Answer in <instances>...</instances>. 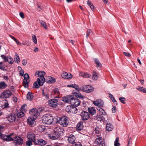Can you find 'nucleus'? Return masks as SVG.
Instances as JSON below:
<instances>
[{
	"instance_id": "15",
	"label": "nucleus",
	"mask_w": 146,
	"mask_h": 146,
	"mask_svg": "<svg viewBox=\"0 0 146 146\" xmlns=\"http://www.w3.org/2000/svg\"><path fill=\"white\" fill-rule=\"evenodd\" d=\"M44 82L42 81L40 79L38 78L37 80L34 83V87L35 88H38L40 86L42 85Z\"/></svg>"
},
{
	"instance_id": "40",
	"label": "nucleus",
	"mask_w": 146,
	"mask_h": 146,
	"mask_svg": "<svg viewBox=\"0 0 146 146\" xmlns=\"http://www.w3.org/2000/svg\"><path fill=\"white\" fill-rule=\"evenodd\" d=\"M38 130L40 132H42L45 130V127L44 126H39L38 127Z\"/></svg>"
},
{
	"instance_id": "28",
	"label": "nucleus",
	"mask_w": 146,
	"mask_h": 146,
	"mask_svg": "<svg viewBox=\"0 0 146 146\" xmlns=\"http://www.w3.org/2000/svg\"><path fill=\"white\" fill-rule=\"evenodd\" d=\"M98 110L99 113L101 115H106L107 114L106 112L102 108H98Z\"/></svg>"
},
{
	"instance_id": "30",
	"label": "nucleus",
	"mask_w": 146,
	"mask_h": 146,
	"mask_svg": "<svg viewBox=\"0 0 146 146\" xmlns=\"http://www.w3.org/2000/svg\"><path fill=\"white\" fill-rule=\"evenodd\" d=\"M98 73L95 71L93 72V74L92 76V79L94 80H97L98 78Z\"/></svg>"
},
{
	"instance_id": "55",
	"label": "nucleus",
	"mask_w": 146,
	"mask_h": 146,
	"mask_svg": "<svg viewBox=\"0 0 146 146\" xmlns=\"http://www.w3.org/2000/svg\"><path fill=\"white\" fill-rule=\"evenodd\" d=\"M9 104L8 102H6L3 105V106L2 107L3 108H6L8 107Z\"/></svg>"
},
{
	"instance_id": "35",
	"label": "nucleus",
	"mask_w": 146,
	"mask_h": 146,
	"mask_svg": "<svg viewBox=\"0 0 146 146\" xmlns=\"http://www.w3.org/2000/svg\"><path fill=\"white\" fill-rule=\"evenodd\" d=\"M96 119L98 121H103L104 120V117L100 115H97L96 117Z\"/></svg>"
},
{
	"instance_id": "5",
	"label": "nucleus",
	"mask_w": 146,
	"mask_h": 146,
	"mask_svg": "<svg viewBox=\"0 0 146 146\" xmlns=\"http://www.w3.org/2000/svg\"><path fill=\"white\" fill-rule=\"evenodd\" d=\"M12 95V93L11 91L7 90H4L1 93L0 96L1 98H7Z\"/></svg>"
},
{
	"instance_id": "19",
	"label": "nucleus",
	"mask_w": 146,
	"mask_h": 146,
	"mask_svg": "<svg viewBox=\"0 0 146 146\" xmlns=\"http://www.w3.org/2000/svg\"><path fill=\"white\" fill-rule=\"evenodd\" d=\"M46 141L42 139H39L35 141L34 144L36 145H38L41 146H43L46 145Z\"/></svg>"
},
{
	"instance_id": "34",
	"label": "nucleus",
	"mask_w": 146,
	"mask_h": 146,
	"mask_svg": "<svg viewBox=\"0 0 146 146\" xmlns=\"http://www.w3.org/2000/svg\"><path fill=\"white\" fill-rule=\"evenodd\" d=\"M59 137L58 135H56L54 133L53 134L50 135V138L52 140L56 139Z\"/></svg>"
},
{
	"instance_id": "45",
	"label": "nucleus",
	"mask_w": 146,
	"mask_h": 146,
	"mask_svg": "<svg viewBox=\"0 0 146 146\" xmlns=\"http://www.w3.org/2000/svg\"><path fill=\"white\" fill-rule=\"evenodd\" d=\"M92 34V31L90 29H88L86 32V38H88V37L89 36Z\"/></svg>"
},
{
	"instance_id": "39",
	"label": "nucleus",
	"mask_w": 146,
	"mask_h": 146,
	"mask_svg": "<svg viewBox=\"0 0 146 146\" xmlns=\"http://www.w3.org/2000/svg\"><path fill=\"white\" fill-rule=\"evenodd\" d=\"M40 23L43 28L46 29H47V25L45 22L42 21H40Z\"/></svg>"
},
{
	"instance_id": "56",
	"label": "nucleus",
	"mask_w": 146,
	"mask_h": 146,
	"mask_svg": "<svg viewBox=\"0 0 146 146\" xmlns=\"http://www.w3.org/2000/svg\"><path fill=\"white\" fill-rule=\"evenodd\" d=\"M95 132L97 134L99 133L100 132V129L98 127H97L95 128Z\"/></svg>"
},
{
	"instance_id": "7",
	"label": "nucleus",
	"mask_w": 146,
	"mask_h": 146,
	"mask_svg": "<svg viewBox=\"0 0 146 146\" xmlns=\"http://www.w3.org/2000/svg\"><path fill=\"white\" fill-rule=\"evenodd\" d=\"M24 79L23 82V84L25 88H27L28 87V83L30 82L29 80V76L28 74L26 73L24 76Z\"/></svg>"
},
{
	"instance_id": "41",
	"label": "nucleus",
	"mask_w": 146,
	"mask_h": 146,
	"mask_svg": "<svg viewBox=\"0 0 146 146\" xmlns=\"http://www.w3.org/2000/svg\"><path fill=\"white\" fill-rule=\"evenodd\" d=\"M24 115V112L21 111L17 114V116L19 117H22Z\"/></svg>"
},
{
	"instance_id": "57",
	"label": "nucleus",
	"mask_w": 146,
	"mask_h": 146,
	"mask_svg": "<svg viewBox=\"0 0 146 146\" xmlns=\"http://www.w3.org/2000/svg\"><path fill=\"white\" fill-rule=\"evenodd\" d=\"M124 55L126 56L129 57L131 56V54L128 52H123Z\"/></svg>"
},
{
	"instance_id": "20",
	"label": "nucleus",
	"mask_w": 146,
	"mask_h": 146,
	"mask_svg": "<svg viewBox=\"0 0 146 146\" xmlns=\"http://www.w3.org/2000/svg\"><path fill=\"white\" fill-rule=\"evenodd\" d=\"M11 135L12 134L9 135H6L2 134L1 137L2 139L4 140L7 141H12L13 140V139L11 137Z\"/></svg>"
},
{
	"instance_id": "21",
	"label": "nucleus",
	"mask_w": 146,
	"mask_h": 146,
	"mask_svg": "<svg viewBox=\"0 0 146 146\" xmlns=\"http://www.w3.org/2000/svg\"><path fill=\"white\" fill-rule=\"evenodd\" d=\"M62 77L66 79H70L72 77V75L71 74H68L66 72H64L62 74Z\"/></svg>"
},
{
	"instance_id": "11",
	"label": "nucleus",
	"mask_w": 146,
	"mask_h": 146,
	"mask_svg": "<svg viewBox=\"0 0 146 146\" xmlns=\"http://www.w3.org/2000/svg\"><path fill=\"white\" fill-rule=\"evenodd\" d=\"M27 137L28 139L31 141H32L33 142L35 143V141H36L35 139V133L32 132H29L27 135Z\"/></svg>"
},
{
	"instance_id": "38",
	"label": "nucleus",
	"mask_w": 146,
	"mask_h": 146,
	"mask_svg": "<svg viewBox=\"0 0 146 146\" xmlns=\"http://www.w3.org/2000/svg\"><path fill=\"white\" fill-rule=\"evenodd\" d=\"M27 105L26 104L23 105L21 107L20 111L25 113L27 111Z\"/></svg>"
},
{
	"instance_id": "10",
	"label": "nucleus",
	"mask_w": 146,
	"mask_h": 146,
	"mask_svg": "<svg viewBox=\"0 0 146 146\" xmlns=\"http://www.w3.org/2000/svg\"><path fill=\"white\" fill-rule=\"evenodd\" d=\"M12 141L18 145L22 144L23 142V139L20 137L18 136H16L14 137Z\"/></svg>"
},
{
	"instance_id": "14",
	"label": "nucleus",
	"mask_w": 146,
	"mask_h": 146,
	"mask_svg": "<svg viewBox=\"0 0 146 146\" xmlns=\"http://www.w3.org/2000/svg\"><path fill=\"white\" fill-rule=\"evenodd\" d=\"M63 130L62 128H60L59 127H57L55 128L54 130V133H55L56 135L59 137L62 135L63 132Z\"/></svg>"
},
{
	"instance_id": "59",
	"label": "nucleus",
	"mask_w": 146,
	"mask_h": 146,
	"mask_svg": "<svg viewBox=\"0 0 146 146\" xmlns=\"http://www.w3.org/2000/svg\"><path fill=\"white\" fill-rule=\"evenodd\" d=\"M25 45L29 46L31 44V43L28 40H26L25 42Z\"/></svg>"
},
{
	"instance_id": "37",
	"label": "nucleus",
	"mask_w": 146,
	"mask_h": 146,
	"mask_svg": "<svg viewBox=\"0 0 146 146\" xmlns=\"http://www.w3.org/2000/svg\"><path fill=\"white\" fill-rule=\"evenodd\" d=\"M48 78L49 79V80L48 81V83H53L56 82L55 78L53 77L49 76L48 77Z\"/></svg>"
},
{
	"instance_id": "44",
	"label": "nucleus",
	"mask_w": 146,
	"mask_h": 146,
	"mask_svg": "<svg viewBox=\"0 0 146 146\" xmlns=\"http://www.w3.org/2000/svg\"><path fill=\"white\" fill-rule=\"evenodd\" d=\"M109 97L112 101L114 102H116V101L115 100L114 98L113 97V95L110 93H109Z\"/></svg>"
},
{
	"instance_id": "58",
	"label": "nucleus",
	"mask_w": 146,
	"mask_h": 146,
	"mask_svg": "<svg viewBox=\"0 0 146 146\" xmlns=\"http://www.w3.org/2000/svg\"><path fill=\"white\" fill-rule=\"evenodd\" d=\"M72 146H82V145L81 143L80 142H77L75 144Z\"/></svg>"
},
{
	"instance_id": "17",
	"label": "nucleus",
	"mask_w": 146,
	"mask_h": 146,
	"mask_svg": "<svg viewBox=\"0 0 146 146\" xmlns=\"http://www.w3.org/2000/svg\"><path fill=\"white\" fill-rule=\"evenodd\" d=\"M36 118V116H35V117H33V116H31L27 120L28 123L30 125H33L35 122V120Z\"/></svg>"
},
{
	"instance_id": "32",
	"label": "nucleus",
	"mask_w": 146,
	"mask_h": 146,
	"mask_svg": "<svg viewBox=\"0 0 146 146\" xmlns=\"http://www.w3.org/2000/svg\"><path fill=\"white\" fill-rule=\"evenodd\" d=\"M42 95L44 97L46 100H48L49 98L48 93L45 90L42 91Z\"/></svg>"
},
{
	"instance_id": "42",
	"label": "nucleus",
	"mask_w": 146,
	"mask_h": 146,
	"mask_svg": "<svg viewBox=\"0 0 146 146\" xmlns=\"http://www.w3.org/2000/svg\"><path fill=\"white\" fill-rule=\"evenodd\" d=\"M87 3L88 5L90 7L91 9L92 10H93L94 9V7L91 2L89 1H88Z\"/></svg>"
},
{
	"instance_id": "46",
	"label": "nucleus",
	"mask_w": 146,
	"mask_h": 146,
	"mask_svg": "<svg viewBox=\"0 0 146 146\" xmlns=\"http://www.w3.org/2000/svg\"><path fill=\"white\" fill-rule=\"evenodd\" d=\"M1 57L3 59V60L5 62H7V59L8 57L6 56L5 55H1Z\"/></svg>"
},
{
	"instance_id": "22",
	"label": "nucleus",
	"mask_w": 146,
	"mask_h": 146,
	"mask_svg": "<svg viewBox=\"0 0 146 146\" xmlns=\"http://www.w3.org/2000/svg\"><path fill=\"white\" fill-rule=\"evenodd\" d=\"M83 122L80 121L77 123L76 128L77 131H81L83 129Z\"/></svg>"
},
{
	"instance_id": "16",
	"label": "nucleus",
	"mask_w": 146,
	"mask_h": 146,
	"mask_svg": "<svg viewBox=\"0 0 146 146\" xmlns=\"http://www.w3.org/2000/svg\"><path fill=\"white\" fill-rule=\"evenodd\" d=\"M29 113L31 115V116H33V117H35V116H36V118L37 116L40 114L39 112L35 108H33L30 110Z\"/></svg>"
},
{
	"instance_id": "62",
	"label": "nucleus",
	"mask_w": 146,
	"mask_h": 146,
	"mask_svg": "<svg viewBox=\"0 0 146 146\" xmlns=\"http://www.w3.org/2000/svg\"><path fill=\"white\" fill-rule=\"evenodd\" d=\"M75 84H72L70 85H68L67 86L68 87H72L74 88V86L75 85Z\"/></svg>"
},
{
	"instance_id": "3",
	"label": "nucleus",
	"mask_w": 146,
	"mask_h": 146,
	"mask_svg": "<svg viewBox=\"0 0 146 146\" xmlns=\"http://www.w3.org/2000/svg\"><path fill=\"white\" fill-rule=\"evenodd\" d=\"M57 123H58L61 126L66 127L68 125V121L67 117L64 116L61 118H59V119H57Z\"/></svg>"
},
{
	"instance_id": "33",
	"label": "nucleus",
	"mask_w": 146,
	"mask_h": 146,
	"mask_svg": "<svg viewBox=\"0 0 146 146\" xmlns=\"http://www.w3.org/2000/svg\"><path fill=\"white\" fill-rule=\"evenodd\" d=\"M7 86V85L3 82L0 83V89H3L5 88Z\"/></svg>"
},
{
	"instance_id": "24",
	"label": "nucleus",
	"mask_w": 146,
	"mask_h": 146,
	"mask_svg": "<svg viewBox=\"0 0 146 146\" xmlns=\"http://www.w3.org/2000/svg\"><path fill=\"white\" fill-rule=\"evenodd\" d=\"M73 94L74 96L83 99L85 98L84 96L81 95L79 92H76L74 91L73 92Z\"/></svg>"
},
{
	"instance_id": "51",
	"label": "nucleus",
	"mask_w": 146,
	"mask_h": 146,
	"mask_svg": "<svg viewBox=\"0 0 146 146\" xmlns=\"http://www.w3.org/2000/svg\"><path fill=\"white\" fill-rule=\"evenodd\" d=\"M75 88L77 91V92H79L80 90L82 91V89H81V87L79 88L78 85L75 84L74 86V88Z\"/></svg>"
},
{
	"instance_id": "6",
	"label": "nucleus",
	"mask_w": 146,
	"mask_h": 146,
	"mask_svg": "<svg viewBox=\"0 0 146 146\" xmlns=\"http://www.w3.org/2000/svg\"><path fill=\"white\" fill-rule=\"evenodd\" d=\"M81 120L83 121H85L88 120L90 117L89 114L87 111H82L80 113Z\"/></svg>"
},
{
	"instance_id": "26",
	"label": "nucleus",
	"mask_w": 146,
	"mask_h": 146,
	"mask_svg": "<svg viewBox=\"0 0 146 146\" xmlns=\"http://www.w3.org/2000/svg\"><path fill=\"white\" fill-rule=\"evenodd\" d=\"M79 75L85 78H89L91 76V74L87 72L80 73Z\"/></svg>"
},
{
	"instance_id": "9",
	"label": "nucleus",
	"mask_w": 146,
	"mask_h": 146,
	"mask_svg": "<svg viewBox=\"0 0 146 146\" xmlns=\"http://www.w3.org/2000/svg\"><path fill=\"white\" fill-rule=\"evenodd\" d=\"M45 74V72L44 71H36L35 73V75H38V76L40 77L38 78L40 79L42 81L45 82V79L43 76Z\"/></svg>"
},
{
	"instance_id": "61",
	"label": "nucleus",
	"mask_w": 146,
	"mask_h": 146,
	"mask_svg": "<svg viewBox=\"0 0 146 146\" xmlns=\"http://www.w3.org/2000/svg\"><path fill=\"white\" fill-rule=\"evenodd\" d=\"M24 71L23 70L19 71V74L21 76H22L23 75Z\"/></svg>"
},
{
	"instance_id": "47",
	"label": "nucleus",
	"mask_w": 146,
	"mask_h": 146,
	"mask_svg": "<svg viewBox=\"0 0 146 146\" xmlns=\"http://www.w3.org/2000/svg\"><path fill=\"white\" fill-rule=\"evenodd\" d=\"M15 57L16 60V62L18 64L20 62V60L19 56L17 54H15Z\"/></svg>"
},
{
	"instance_id": "13",
	"label": "nucleus",
	"mask_w": 146,
	"mask_h": 146,
	"mask_svg": "<svg viewBox=\"0 0 146 146\" xmlns=\"http://www.w3.org/2000/svg\"><path fill=\"white\" fill-rule=\"evenodd\" d=\"M93 104L99 108H102L104 106V102L101 100H97L92 102Z\"/></svg>"
},
{
	"instance_id": "31",
	"label": "nucleus",
	"mask_w": 146,
	"mask_h": 146,
	"mask_svg": "<svg viewBox=\"0 0 146 146\" xmlns=\"http://www.w3.org/2000/svg\"><path fill=\"white\" fill-rule=\"evenodd\" d=\"M94 60V62L96 64V66L97 68L99 67L101 68L102 67V64L97 59L95 58Z\"/></svg>"
},
{
	"instance_id": "25",
	"label": "nucleus",
	"mask_w": 146,
	"mask_h": 146,
	"mask_svg": "<svg viewBox=\"0 0 146 146\" xmlns=\"http://www.w3.org/2000/svg\"><path fill=\"white\" fill-rule=\"evenodd\" d=\"M113 125L110 123H108L106 125V131H110L113 129Z\"/></svg>"
},
{
	"instance_id": "12",
	"label": "nucleus",
	"mask_w": 146,
	"mask_h": 146,
	"mask_svg": "<svg viewBox=\"0 0 146 146\" xmlns=\"http://www.w3.org/2000/svg\"><path fill=\"white\" fill-rule=\"evenodd\" d=\"M67 140L69 143L73 144L75 143L76 138L75 135L71 134L68 137Z\"/></svg>"
},
{
	"instance_id": "60",
	"label": "nucleus",
	"mask_w": 146,
	"mask_h": 146,
	"mask_svg": "<svg viewBox=\"0 0 146 146\" xmlns=\"http://www.w3.org/2000/svg\"><path fill=\"white\" fill-rule=\"evenodd\" d=\"M71 108V107L70 106H67L66 108V111H68L69 112V111H70V108Z\"/></svg>"
},
{
	"instance_id": "2",
	"label": "nucleus",
	"mask_w": 146,
	"mask_h": 146,
	"mask_svg": "<svg viewBox=\"0 0 146 146\" xmlns=\"http://www.w3.org/2000/svg\"><path fill=\"white\" fill-rule=\"evenodd\" d=\"M53 120V118L51 114H46L44 115L42 117V122L47 125H50L51 124Z\"/></svg>"
},
{
	"instance_id": "36",
	"label": "nucleus",
	"mask_w": 146,
	"mask_h": 146,
	"mask_svg": "<svg viewBox=\"0 0 146 146\" xmlns=\"http://www.w3.org/2000/svg\"><path fill=\"white\" fill-rule=\"evenodd\" d=\"M136 89L139 91L145 93H146V89L143 87L140 86H138L136 88Z\"/></svg>"
},
{
	"instance_id": "53",
	"label": "nucleus",
	"mask_w": 146,
	"mask_h": 146,
	"mask_svg": "<svg viewBox=\"0 0 146 146\" xmlns=\"http://www.w3.org/2000/svg\"><path fill=\"white\" fill-rule=\"evenodd\" d=\"M119 100L123 104H124L125 103V99L124 97H120L119 98Z\"/></svg>"
},
{
	"instance_id": "52",
	"label": "nucleus",
	"mask_w": 146,
	"mask_h": 146,
	"mask_svg": "<svg viewBox=\"0 0 146 146\" xmlns=\"http://www.w3.org/2000/svg\"><path fill=\"white\" fill-rule=\"evenodd\" d=\"M32 141L29 140L26 141V144L28 146H31L32 145Z\"/></svg>"
},
{
	"instance_id": "29",
	"label": "nucleus",
	"mask_w": 146,
	"mask_h": 146,
	"mask_svg": "<svg viewBox=\"0 0 146 146\" xmlns=\"http://www.w3.org/2000/svg\"><path fill=\"white\" fill-rule=\"evenodd\" d=\"M33 94L30 92H29L27 94V98L29 100L31 101L33 98Z\"/></svg>"
},
{
	"instance_id": "43",
	"label": "nucleus",
	"mask_w": 146,
	"mask_h": 146,
	"mask_svg": "<svg viewBox=\"0 0 146 146\" xmlns=\"http://www.w3.org/2000/svg\"><path fill=\"white\" fill-rule=\"evenodd\" d=\"M7 62H8V63L10 64H13L14 62L12 58L10 56H8Z\"/></svg>"
},
{
	"instance_id": "23",
	"label": "nucleus",
	"mask_w": 146,
	"mask_h": 146,
	"mask_svg": "<svg viewBox=\"0 0 146 146\" xmlns=\"http://www.w3.org/2000/svg\"><path fill=\"white\" fill-rule=\"evenodd\" d=\"M96 142L98 145H99V146H100L102 144H104L103 141H102V138L99 135L97 136L96 139Z\"/></svg>"
},
{
	"instance_id": "50",
	"label": "nucleus",
	"mask_w": 146,
	"mask_h": 146,
	"mask_svg": "<svg viewBox=\"0 0 146 146\" xmlns=\"http://www.w3.org/2000/svg\"><path fill=\"white\" fill-rule=\"evenodd\" d=\"M5 67L2 62H0V69L3 70H5Z\"/></svg>"
},
{
	"instance_id": "64",
	"label": "nucleus",
	"mask_w": 146,
	"mask_h": 146,
	"mask_svg": "<svg viewBox=\"0 0 146 146\" xmlns=\"http://www.w3.org/2000/svg\"><path fill=\"white\" fill-rule=\"evenodd\" d=\"M19 15L23 19L24 18V15L22 12H20L19 13Z\"/></svg>"
},
{
	"instance_id": "18",
	"label": "nucleus",
	"mask_w": 146,
	"mask_h": 146,
	"mask_svg": "<svg viewBox=\"0 0 146 146\" xmlns=\"http://www.w3.org/2000/svg\"><path fill=\"white\" fill-rule=\"evenodd\" d=\"M6 118L8 121L12 122L15 121L16 119V116L14 113H11Z\"/></svg>"
},
{
	"instance_id": "54",
	"label": "nucleus",
	"mask_w": 146,
	"mask_h": 146,
	"mask_svg": "<svg viewBox=\"0 0 146 146\" xmlns=\"http://www.w3.org/2000/svg\"><path fill=\"white\" fill-rule=\"evenodd\" d=\"M22 64L24 66L26 65L27 63V60L25 59H23L22 60Z\"/></svg>"
},
{
	"instance_id": "48",
	"label": "nucleus",
	"mask_w": 146,
	"mask_h": 146,
	"mask_svg": "<svg viewBox=\"0 0 146 146\" xmlns=\"http://www.w3.org/2000/svg\"><path fill=\"white\" fill-rule=\"evenodd\" d=\"M32 37L33 42L35 44H36L37 43V40L35 35H33Z\"/></svg>"
},
{
	"instance_id": "49",
	"label": "nucleus",
	"mask_w": 146,
	"mask_h": 146,
	"mask_svg": "<svg viewBox=\"0 0 146 146\" xmlns=\"http://www.w3.org/2000/svg\"><path fill=\"white\" fill-rule=\"evenodd\" d=\"M59 93V92L58 89H55L52 91V94H55L57 96L58 95Z\"/></svg>"
},
{
	"instance_id": "63",
	"label": "nucleus",
	"mask_w": 146,
	"mask_h": 146,
	"mask_svg": "<svg viewBox=\"0 0 146 146\" xmlns=\"http://www.w3.org/2000/svg\"><path fill=\"white\" fill-rule=\"evenodd\" d=\"M112 110L113 112H115L116 110V107L115 106H114L112 109Z\"/></svg>"
},
{
	"instance_id": "1",
	"label": "nucleus",
	"mask_w": 146,
	"mask_h": 146,
	"mask_svg": "<svg viewBox=\"0 0 146 146\" xmlns=\"http://www.w3.org/2000/svg\"><path fill=\"white\" fill-rule=\"evenodd\" d=\"M62 100L64 102L70 103L74 107L78 106L80 105V103L79 100L71 96L63 97Z\"/></svg>"
},
{
	"instance_id": "27",
	"label": "nucleus",
	"mask_w": 146,
	"mask_h": 146,
	"mask_svg": "<svg viewBox=\"0 0 146 146\" xmlns=\"http://www.w3.org/2000/svg\"><path fill=\"white\" fill-rule=\"evenodd\" d=\"M88 110L89 113L92 115H94L96 112L95 109L93 107L88 108Z\"/></svg>"
},
{
	"instance_id": "8",
	"label": "nucleus",
	"mask_w": 146,
	"mask_h": 146,
	"mask_svg": "<svg viewBox=\"0 0 146 146\" xmlns=\"http://www.w3.org/2000/svg\"><path fill=\"white\" fill-rule=\"evenodd\" d=\"M48 103L50 106L56 108L58 104V101L56 99H52L49 100L48 101Z\"/></svg>"
},
{
	"instance_id": "4",
	"label": "nucleus",
	"mask_w": 146,
	"mask_h": 146,
	"mask_svg": "<svg viewBox=\"0 0 146 146\" xmlns=\"http://www.w3.org/2000/svg\"><path fill=\"white\" fill-rule=\"evenodd\" d=\"M82 91L90 93L94 90L93 87L89 85H85L81 87Z\"/></svg>"
}]
</instances>
